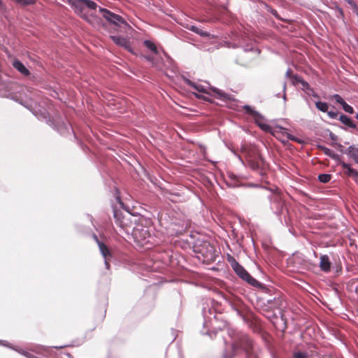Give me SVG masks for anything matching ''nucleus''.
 <instances>
[{"mask_svg": "<svg viewBox=\"0 0 358 358\" xmlns=\"http://www.w3.org/2000/svg\"><path fill=\"white\" fill-rule=\"evenodd\" d=\"M194 251L196 253L201 254L203 257V262H210L213 261L215 256V250L213 245L208 241H197L194 245Z\"/></svg>", "mask_w": 358, "mask_h": 358, "instance_id": "20e7f679", "label": "nucleus"}, {"mask_svg": "<svg viewBox=\"0 0 358 358\" xmlns=\"http://www.w3.org/2000/svg\"><path fill=\"white\" fill-rule=\"evenodd\" d=\"M95 238H96V237L95 236ZM96 239H97V238H96ZM96 241L98 243L99 250H100L102 255L104 257L105 260L106 261L107 256L110 255L109 250L108 249L106 245H104L103 243L99 242L98 240H96Z\"/></svg>", "mask_w": 358, "mask_h": 358, "instance_id": "2eb2a0df", "label": "nucleus"}, {"mask_svg": "<svg viewBox=\"0 0 358 358\" xmlns=\"http://www.w3.org/2000/svg\"><path fill=\"white\" fill-rule=\"evenodd\" d=\"M331 178V176L329 174H320L318 176V179L321 182L327 183Z\"/></svg>", "mask_w": 358, "mask_h": 358, "instance_id": "5701e85b", "label": "nucleus"}, {"mask_svg": "<svg viewBox=\"0 0 358 358\" xmlns=\"http://www.w3.org/2000/svg\"><path fill=\"white\" fill-rule=\"evenodd\" d=\"M285 75H286V76H287V78H291V77L293 76V75H292V70H291V69H288V70L287 71V72H286V74H285Z\"/></svg>", "mask_w": 358, "mask_h": 358, "instance_id": "f704fd0d", "label": "nucleus"}, {"mask_svg": "<svg viewBox=\"0 0 358 358\" xmlns=\"http://www.w3.org/2000/svg\"><path fill=\"white\" fill-rule=\"evenodd\" d=\"M322 150H323L324 152L326 155H327L329 156H333L334 155V152H333V151L331 150H330V149H329L327 148H323Z\"/></svg>", "mask_w": 358, "mask_h": 358, "instance_id": "7c9ffc66", "label": "nucleus"}, {"mask_svg": "<svg viewBox=\"0 0 358 358\" xmlns=\"http://www.w3.org/2000/svg\"><path fill=\"white\" fill-rule=\"evenodd\" d=\"M356 118H357V119H358V114H357V115H356Z\"/></svg>", "mask_w": 358, "mask_h": 358, "instance_id": "de8ad7c7", "label": "nucleus"}, {"mask_svg": "<svg viewBox=\"0 0 358 358\" xmlns=\"http://www.w3.org/2000/svg\"><path fill=\"white\" fill-rule=\"evenodd\" d=\"M339 120L343 124H344L351 128L356 127L355 124L353 123V122L351 120V119L345 115H341Z\"/></svg>", "mask_w": 358, "mask_h": 358, "instance_id": "ddd939ff", "label": "nucleus"}, {"mask_svg": "<svg viewBox=\"0 0 358 358\" xmlns=\"http://www.w3.org/2000/svg\"><path fill=\"white\" fill-rule=\"evenodd\" d=\"M347 289L350 292L358 294V278L352 279L347 283Z\"/></svg>", "mask_w": 358, "mask_h": 358, "instance_id": "f8f14e48", "label": "nucleus"}, {"mask_svg": "<svg viewBox=\"0 0 358 358\" xmlns=\"http://www.w3.org/2000/svg\"><path fill=\"white\" fill-rule=\"evenodd\" d=\"M202 314L204 319L203 325L206 326L207 324L208 321H210L211 318L215 317V311L213 308H210L208 306H204L202 309Z\"/></svg>", "mask_w": 358, "mask_h": 358, "instance_id": "0eeeda50", "label": "nucleus"}, {"mask_svg": "<svg viewBox=\"0 0 358 358\" xmlns=\"http://www.w3.org/2000/svg\"><path fill=\"white\" fill-rule=\"evenodd\" d=\"M281 129V133L283 134V135H285L287 138L292 140V141H296V142H299V143H301V141L296 137L288 134L285 129Z\"/></svg>", "mask_w": 358, "mask_h": 358, "instance_id": "b1692460", "label": "nucleus"}, {"mask_svg": "<svg viewBox=\"0 0 358 358\" xmlns=\"http://www.w3.org/2000/svg\"><path fill=\"white\" fill-rule=\"evenodd\" d=\"M145 58H146V59H147V60H148V61L151 62L152 63V64H153V65L155 64H154V59H153V58H152V57H150V56H148V57H146Z\"/></svg>", "mask_w": 358, "mask_h": 358, "instance_id": "e433bc0d", "label": "nucleus"}, {"mask_svg": "<svg viewBox=\"0 0 358 358\" xmlns=\"http://www.w3.org/2000/svg\"><path fill=\"white\" fill-rule=\"evenodd\" d=\"M244 109L245 110L246 113L252 115L255 119L256 118H261L260 115L257 111L254 110L252 107L250 106L245 105L243 106Z\"/></svg>", "mask_w": 358, "mask_h": 358, "instance_id": "f3484780", "label": "nucleus"}, {"mask_svg": "<svg viewBox=\"0 0 358 358\" xmlns=\"http://www.w3.org/2000/svg\"><path fill=\"white\" fill-rule=\"evenodd\" d=\"M338 12H339V13H340L341 15H343V13L342 9L339 8V9H338Z\"/></svg>", "mask_w": 358, "mask_h": 358, "instance_id": "a19ab883", "label": "nucleus"}, {"mask_svg": "<svg viewBox=\"0 0 358 358\" xmlns=\"http://www.w3.org/2000/svg\"><path fill=\"white\" fill-rule=\"evenodd\" d=\"M347 153L355 163L358 164V148L354 145L350 146L347 150Z\"/></svg>", "mask_w": 358, "mask_h": 358, "instance_id": "9b49d317", "label": "nucleus"}, {"mask_svg": "<svg viewBox=\"0 0 358 358\" xmlns=\"http://www.w3.org/2000/svg\"><path fill=\"white\" fill-rule=\"evenodd\" d=\"M315 105L317 108L322 112H327L329 108L328 104L325 102L317 101Z\"/></svg>", "mask_w": 358, "mask_h": 358, "instance_id": "412c9836", "label": "nucleus"}, {"mask_svg": "<svg viewBox=\"0 0 358 358\" xmlns=\"http://www.w3.org/2000/svg\"><path fill=\"white\" fill-rule=\"evenodd\" d=\"M334 294H335V296L338 298V300H340V298H339V296H338V293H337V292H335Z\"/></svg>", "mask_w": 358, "mask_h": 358, "instance_id": "79ce46f5", "label": "nucleus"}, {"mask_svg": "<svg viewBox=\"0 0 358 358\" xmlns=\"http://www.w3.org/2000/svg\"><path fill=\"white\" fill-rule=\"evenodd\" d=\"M0 8L1 9H3L4 8V4L3 3L1 0H0Z\"/></svg>", "mask_w": 358, "mask_h": 358, "instance_id": "ea45409f", "label": "nucleus"}, {"mask_svg": "<svg viewBox=\"0 0 358 358\" xmlns=\"http://www.w3.org/2000/svg\"><path fill=\"white\" fill-rule=\"evenodd\" d=\"M13 66L15 69H16L19 72H20L24 76H29L30 74L29 71L18 59L13 60Z\"/></svg>", "mask_w": 358, "mask_h": 358, "instance_id": "9d476101", "label": "nucleus"}, {"mask_svg": "<svg viewBox=\"0 0 358 358\" xmlns=\"http://www.w3.org/2000/svg\"><path fill=\"white\" fill-rule=\"evenodd\" d=\"M119 224H120V225L122 227H124V226H126V225L127 224V222H124V221H123V220L120 221Z\"/></svg>", "mask_w": 358, "mask_h": 358, "instance_id": "4c0bfd02", "label": "nucleus"}, {"mask_svg": "<svg viewBox=\"0 0 358 358\" xmlns=\"http://www.w3.org/2000/svg\"><path fill=\"white\" fill-rule=\"evenodd\" d=\"M234 310L236 312L238 315H239L242 319L244 320V315L238 308H234Z\"/></svg>", "mask_w": 358, "mask_h": 358, "instance_id": "473e14b6", "label": "nucleus"}, {"mask_svg": "<svg viewBox=\"0 0 358 358\" xmlns=\"http://www.w3.org/2000/svg\"><path fill=\"white\" fill-rule=\"evenodd\" d=\"M329 115L331 117H335L336 116V114L333 112H329Z\"/></svg>", "mask_w": 358, "mask_h": 358, "instance_id": "58836bf2", "label": "nucleus"}, {"mask_svg": "<svg viewBox=\"0 0 358 358\" xmlns=\"http://www.w3.org/2000/svg\"><path fill=\"white\" fill-rule=\"evenodd\" d=\"M320 266L321 268H329L331 266V262L329 257L327 255H322L320 257Z\"/></svg>", "mask_w": 358, "mask_h": 358, "instance_id": "4468645a", "label": "nucleus"}, {"mask_svg": "<svg viewBox=\"0 0 358 358\" xmlns=\"http://www.w3.org/2000/svg\"><path fill=\"white\" fill-rule=\"evenodd\" d=\"M343 110L348 113H353L354 110L352 106L348 105L346 102L342 105Z\"/></svg>", "mask_w": 358, "mask_h": 358, "instance_id": "a878e982", "label": "nucleus"}, {"mask_svg": "<svg viewBox=\"0 0 358 358\" xmlns=\"http://www.w3.org/2000/svg\"><path fill=\"white\" fill-rule=\"evenodd\" d=\"M227 261L232 268H238L239 264L233 257L228 255Z\"/></svg>", "mask_w": 358, "mask_h": 358, "instance_id": "4be33fe9", "label": "nucleus"}, {"mask_svg": "<svg viewBox=\"0 0 358 358\" xmlns=\"http://www.w3.org/2000/svg\"><path fill=\"white\" fill-rule=\"evenodd\" d=\"M293 358H308V355L304 352H295L293 354Z\"/></svg>", "mask_w": 358, "mask_h": 358, "instance_id": "393cba45", "label": "nucleus"}, {"mask_svg": "<svg viewBox=\"0 0 358 358\" xmlns=\"http://www.w3.org/2000/svg\"><path fill=\"white\" fill-rule=\"evenodd\" d=\"M111 38L113 41V42L115 44H117V45L123 47L126 50L131 51L130 45H129L128 41L125 38H123L121 36H111Z\"/></svg>", "mask_w": 358, "mask_h": 358, "instance_id": "6e6552de", "label": "nucleus"}, {"mask_svg": "<svg viewBox=\"0 0 358 358\" xmlns=\"http://www.w3.org/2000/svg\"><path fill=\"white\" fill-rule=\"evenodd\" d=\"M228 334L231 339L232 352L230 355L225 353L224 358H231L239 351L246 354L250 352L252 348V342L246 334L236 329H228Z\"/></svg>", "mask_w": 358, "mask_h": 358, "instance_id": "f03ea898", "label": "nucleus"}, {"mask_svg": "<svg viewBox=\"0 0 358 358\" xmlns=\"http://www.w3.org/2000/svg\"><path fill=\"white\" fill-rule=\"evenodd\" d=\"M55 348H62V346H59V347H55Z\"/></svg>", "mask_w": 358, "mask_h": 358, "instance_id": "a18cd8bd", "label": "nucleus"}, {"mask_svg": "<svg viewBox=\"0 0 358 358\" xmlns=\"http://www.w3.org/2000/svg\"><path fill=\"white\" fill-rule=\"evenodd\" d=\"M69 3L81 17L95 27L101 24L100 17L96 15L97 5L90 0H68Z\"/></svg>", "mask_w": 358, "mask_h": 358, "instance_id": "f257e3e1", "label": "nucleus"}, {"mask_svg": "<svg viewBox=\"0 0 358 358\" xmlns=\"http://www.w3.org/2000/svg\"><path fill=\"white\" fill-rule=\"evenodd\" d=\"M0 345H3V346H6L7 348H9L10 349H12V348H13V345H11L10 343H8L7 341H3V340H0Z\"/></svg>", "mask_w": 358, "mask_h": 358, "instance_id": "c756f323", "label": "nucleus"}, {"mask_svg": "<svg viewBox=\"0 0 358 358\" xmlns=\"http://www.w3.org/2000/svg\"><path fill=\"white\" fill-rule=\"evenodd\" d=\"M190 85L192 86L194 88L196 89L199 92H204V89L203 87L201 86H196L192 83H190Z\"/></svg>", "mask_w": 358, "mask_h": 358, "instance_id": "2f4dec72", "label": "nucleus"}, {"mask_svg": "<svg viewBox=\"0 0 358 358\" xmlns=\"http://www.w3.org/2000/svg\"><path fill=\"white\" fill-rule=\"evenodd\" d=\"M236 273L238 275L239 278L242 280L246 281L249 285L255 287H261L262 284L254 278L247 270H234Z\"/></svg>", "mask_w": 358, "mask_h": 358, "instance_id": "423d86ee", "label": "nucleus"}, {"mask_svg": "<svg viewBox=\"0 0 358 358\" xmlns=\"http://www.w3.org/2000/svg\"><path fill=\"white\" fill-rule=\"evenodd\" d=\"M259 119V118H256L255 121L258 124V125L261 127V129L265 131H268V132L271 133L273 135H275V133H274L275 131H272V129L271 128V127L265 123H262Z\"/></svg>", "mask_w": 358, "mask_h": 358, "instance_id": "dca6fc26", "label": "nucleus"}, {"mask_svg": "<svg viewBox=\"0 0 358 358\" xmlns=\"http://www.w3.org/2000/svg\"><path fill=\"white\" fill-rule=\"evenodd\" d=\"M144 45L146 48L150 49L152 52L157 54V46L150 41H145Z\"/></svg>", "mask_w": 358, "mask_h": 358, "instance_id": "aec40b11", "label": "nucleus"}, {"mask_svg": "<svg viewBox=\"0 0 358 358\" xmlns=\"http://www.w3.org/2000/svg\"><path fill=\"white\" fill-rule=\"evenodd\" d=\"M282 90H283V99L285 100V99H286V94H285L286 83H283Z\"/></svg>", "mask_w": 358, "mask_h": 358, "instance_id": "c9c22d12", "label": "nucleus"}, {"mask_svg": "<svg viewBox=\"0 0 358 358\" xmlns=\"http://www.w3.org/2000/svg\"><path fill=\"white\" fill-rule=\"evenodd\" d=\"M189 29L202 36H208L209 34L196 26H191Z\"/></svg>", "mask_w": 358, "mask_h": 358, "instance_id": "6ab92c4d", "label": "nucleus"}, {"mask_svg": "<svg viewBox=\"0 0 358 358\" xmlns=\"http://www.w3.org/2000/svg\"><path fill=\"white\" fill-rule=\"evenodd\" d=\"M300 83L302 85L303 88H308L309 87L308 83L307 82L304 81L303 80H301Z\"/></svg>", "mask_w": 358, "mask_h": 358, "instance_id": "72a5a7b5", "label": "nucleus"}, {"mask_svg": "<svg viewBox=\"0 0 358 358\" xmlns=\"http://www.w3.org/2000/svg\"><path fill=\"white\" fill-rule=\"evenodd\" d=\"M324 271L327 272V271H329L330 270L325 269Z\"/></svg>", "mask_w": 358, "mask_h": 358, "instance_id": "49530a36", "label": "nucleus"}, {"mask_svg": "<svg viewBox=\"0 0 358 358\" xmlns=\"http://www.w3.org/2000/svg\"><path fill=\"white\" fill-rule=\"evenodd\" d=\"M213 92L217 94V96L220 97L222 99L224 100H228L231 99V96L229 94H226L223 91L218 90V89H214Z\"/></svg>", "mask_w": 358, "mask_h": 358, "instance_id": "a211bd4d", "label": "nucleus"}, {"mask_svg": "<svg viewBox=\"0 0 358 358\" xmlns=\"http://www.w3.org/2000/svg\"><path fill=\"white\" fill-rule=\"evenodd\" d=\"M341 270L336 269V273H338Z\"/></svg>", "mask_w": 358, "mask_h": 358, "instance_id": "c03bdc74", "label": "nucleus"}, {"mask_svg": "<svg viewBox=\"0 0 358 358\" xmlns=\"http://www.w3.org/2000/svg\"><path fill=\"white\" fill-rule=\"evenodd\" d=\"M132 236L137 246L145 247L146 249L150 248L154 238L147 227L142 225L136 226L132 231Z\"/></svg>", "mask_w": 358, "mask_h": 358, "instance_id": "7ed1b4c3", "label": "nucleus"}, {"mask_svg": "<svg viewBox=\"0 0 358 358\" xmlns=\"http://www.w3.org/2000/svg\"><path fill=\"white\" fill-rule=\"evenodd\" d=\"M146 271H151L152 270H146ZM154 271H157L158 270L155 269Z\"/></svg>", "mask_w": 358, "mask_h": 358, "instance_id": "37998d69", "label": "nucleus"}, {"mask_svg": "<svg viewBox=\"0 0 358 358\" xmlns=\"http://www.w3.org/2000/svg\"><path fill=\"white\" fill-rule=\"evenodd\" d=\"M334 98L335 101H336L337 103H340L341 106H342L343 103H345V101L343 100V99L340 95H338V94H335V95H334Z\"/></svg>", "mask_w": 358, "mask_h": 358, "instance_id": "c85d7f7f", "label": "nucleus"}, {"mask_svg": "<svg viewBox=\"0 0 358 358\" xmlns=\"http://www.w3.org/2000/svg\"><path fill=\"white\" fill-rule=\"evenodd\" d=\"M341 166L343 169H346L345 174L353 178L356 182L358 181V171L351 168L348 164L345 162H342Z\"/></svg>", "mask_w": 358, "mask_h": 358, "instance_id": "1a4fd4ad", "label": "nucleus"}, {"mask_svg": "<svg viewBox=\"0 0 358 358\" xmlns=\"http://www.w3.org/2000/svg\"><path fill=\"white\" fill-rule=\"evenodd\" d=\"M98 11L99 13L102 14V16L107 21L116 26L120 27L122 24L127 25V22L120 15L113 13L110 11L100 7L99 8Z\"/></svg>", "mask_w": 358, "mask_h": 358, "instance_id": "39448f33", "label": "nucleus"}, {"mask_svg": "<svg viewBox=\"0 0 358 358\" xmlns=\"http://www.w3.org/2000/svg\"><path fill=\"white\" fill-rule=\"evenodd\" d=\"M290 80L293 85H296L297 83H300L302 79L297 75H293Z\"/></svg>", "mask_w": 358, "mask_h": 358, "instance_id": "bb28decb", "label": "nucleus"}, {"mask_svg": "<svg viewBox=\"0 0 358 358\" xmlns=\"http://www.w3.org/2000/svg\"><path fill=\"white\" fill-rule=\"evenodd\" d=\"M273 358H275V357H273Z\"/></svg>", "mask_w": 358, "mask_h": 358, "instance_id": "09e8293b", "label": "nucleus"}, {"mask_svg": "<svg viewBox=\"0 0 358 358\" xmlns=\"http://www.w3.org/2000/svg\"><path fill=\"white\" fill-rule=\"evenodd\" d=\"M355 13H358V7L352 0H346Z\"/></svg>", "mask_w": 358, "mask_h": 358, "instance_id": "cd10ccee", "label": "nucleus"}]
</instances>
